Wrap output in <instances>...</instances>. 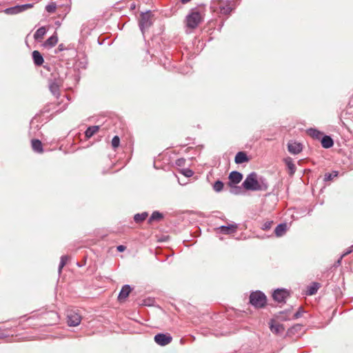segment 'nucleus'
<instances>
[{
  "label": "nucleus",
  "instance_id": "nucleus-1",
  "mask_svg": "<svg viewBox=\"0 0 353 353\" xmlns=\"http://www.w3.org/2000/svg\"><path fill=\"white\" fill-rule=\"evenodd\" d=\"M210 8L219 17L228 16L235 8L233 0H212Z\"/></svg>",
  "mask_w": 353,
  "mask_h": 353
},
{
  "label": "nucleus",
  "instance_id": "nucleus-2",
  "mask_svg": "<svg viewBox=\"0 0 353 353\" xmlns=\"http://www.w3.org/2000/svg\"><path fill=\"white\" fill-rule=\"evenodd\" d=\"M205 9L203 6L192 8L186 17V24L190 28L194 29L201 23L205 16Z\"/></svg>",
  "mask_w": 353,
  "mask_h": 353
},
{
  "label": "nucleus",
  "instance_id": "nucleus-3",
  "mask_svg": "<svg viewBox=\"0 0 353 353\" xmlns=\"http://www.w3.org/2000/svg\"><path fill=\"white\" fill-rule=\"evenodd\" d=\"M249 303L256 309L264 308L267 305V296L260 290L252 292L250 294Z\"/></svg>",
  "mask_w": 353,
  "mask_h": 353
},
{
  "label": "nucleus",
  "instance_id": "nucleus-4",
  "mask_svg": "<svg viewBox=\"0 0 353 353\" xmlns=\"http://www.w3.org/2000/svg\"><path fill=\"white\" fill-rule=\"evenodd\" d=\"M242 185L247 190L259 191L263 190L262 185L258 180L257 174L255 172L249 174L243 182Z\"/></svg>",
  "mask_w": 353,
  "mask_h": 353
},
{
  "label": "nucleus",
  "instance_id": "nucleus-5",
  "mask_svg": "<svg viewBox=\"0 0 353 353\" xmlns=\"http://www.w3.org/2000/svg\"><path fill=\"white\" fill-rule=\"evenodd\" d=\"M81 316L77 311L71 310L67 312V322L69 326H77L80 324Z\"/></svg>",
  "mask_w": 353,
  "mask_h": 353
},
{
  "label": "nucleus",
  "instance_id": "nucleus-6",
  "mask_svg": "<svg viewBox=\"0 0 353 353\" xmlns=\"http://www.w3.org/2000/svg\"><path fill=\"white\" fill-rule=\"evenodd\" d=\"M154 340L157 344L165 346L172 342V337L169 333H159L154 336Z\"/></svg>",
  "mask_w": 353,
  "mask_h": 353
},
{
  "label": "nucleus",
  "instance_id": "nucleus-7",
  "mask_svg": "<svg viewBox=\"0 0 353 353\" xmlns=\"http://www.w3.org/2000/svg\"><path fill=\"white\" fill-rule=\"evenodd\" d=\"M272 298L279 304H284L287 298V290L278 288L272 293Z\"/></svg>",
  "mask_w": 353,
  "mask_h": 353
},
{
  "label": "nucleus",
  "instance_id": "nucleus-8",
  "mask_svg": "<svg viewBox=\"0 0 353 353\" xmlns=\"http://www.w3.org/2000/svg\"><path fill=\"white\" fill-rule=\"evenodd\" d=\"M152 24L151 14L150 12L143 13L139 21V28L143 34L145 30L148 29Z\"/></svg>",
  "mask_w": 353,
  "mask_h": 353
},
{
  "label": "nucleus",
  "instance_id": "nucleus-9",
  "mask_svg": "<svg viewBox=\"0 0 353 353\" xmlns=\"http://www.w3.org/2000/svg\"><path fill=\"white\" fill-rule=\"evenodd\" d=\"M303 145L296 141H288V152L292 154H297L302 152Z\"/></svg>",
  "mask_w": 353,
  "mask_h": 353
},
{
  "label": "nucleus",
  "instance_id": "nucleus-10",
  "mask_svg": "<svg viewBox=\"0 0 353 353\" xmlns=\"http://www.w3.org/2000/svg\"><path fill=\"white\" fill-rule=\"evenodd\" d=\"M238 226L236 224H230L228 225H221L216 228V232L223 234H232L236 232Z\"/></svg>",
  "mask_w": 353,
  "mask_h": 353
},
{
  "label": "nucleus",
  "instance_id": "nucleus-11",
  "mask_svg": "<svg viewBox=\"0 0 353 353\" xmlns=\"http://www.w3.org/2000/svg\"><path fill=\"white\" fill-rule=\"evenodd\" d=\"M228 185L232 187L234 185L238 184L243 179V174L237 171H232L229 174Z\"/></svg>",
  "mask_w": 353,
  "mask_h": 353
},
{
  "label": "nucleus",
  "instance_id": "nucleus-12",
  "mask_svg": "<svg viewBox=\"0 0 353 353\" xmlns=\"http://www.w3.org/2000/svg\"><path fill=\"white\" fill-rule=\"evenodd\" d=\"M270 328L272 333L278 335L283 334L285 330L284 325L275 320H271Z\"/></svg>",
  "mask_w": 353,
  "mask_h": 353
},
{
  "label": "nucleus",
  "instance_id": "nucleus-13",
  "mask_svg": "<svg viewBox=\"0 0 353 353\" xmlns=\"http://www.w3.org/2000/svg\"><path fill=\"white\" fill-rule=\"evenodd\" d=\"M321 285L317 282H312L310 285H308L306 288V290L305 292V294L307 296H312L318 292L319 289L321 288Z\"/></svg>",
  "mask_w": 353,
  "mask_h": 353
},
{
  "label": "nucleus",
  "instance_id": "nucleus-14",
  "mask_svg": "<svg viewBox=\"0 0 353 353\" xmlns=\"http://www.w3.org/2000/svg\"><path fill=\"white\" fill-rule=\"evenodd\" d=\"M58 42L57 33L55 32L50 37H49L43 44L45 48L50 49L55 46Z\"/></svg>",
  "mask_w": 353,
  "mask_h": 353
},
{
  "label": "nucleus",
  "instance_id": "nucleus-15",
  "mask_svg": "<svg viewBox=\"0 0 353 353\" xmlns=\"http://www.w3.org/2000/svg\"><path fill=\"white\" fill-rule=\"evenodd\" d=\"M132 291V288L130 287V285H124L119 294V296H118V299L119 301H124L125 300L128 296H129L130 292Z\"/></svg>",
  "mask_w": 353,
  "mask_h": 353
},
{
  "label": "nucleus",
  "instance_id": "nucleus-16",
  "mask_svg": "<svg viewBox=\"0 0 353 353\" xmlns=\"http://www.w3.org/2000/svg\"><path fill=\"white\" fill-rule=\"evenodd\" d=\"M321 143L322 147L325 149L330 148L334 145L333 139L330 136L328 135H323L322 138L321 139Z\"/></svg>",
  "mask_w": 353,
  "mask_h": 353
},
{
  "label": "nucleus",
  "instance_id": "nucleus-17",
  "mask_svg": "<svg viewBox=\"0 0 353 353\" xmlns=\"http://www.w3.org/2000/svg\"><path fill=\"white\" fill-rule=\"evenodd\" d=\"M287 230V224L285 223H281L276 226L274 230V234L276 236H283Z\"/></svg>",
  "mask_w": 353,
  "mask_h": 353
},
{
  "label": "nucleus",
  "instance_id": "nucleus-18",
  "mask_svg": "<svg viewBox=\"0 0 353 353\" xmlns=\"http://www.w3.org/2000/svg\"><path fill=\"white\" fill-rule=\"evenodd\" d=\"M47 32V28L45 26L39 28L34 34V39L37 41H41Z\"/></svg>",
  "mask_w": 353,
  "mask_h": 353
},
{
  "label": "nucleus",
  "instance_id": "nucleus-19",
  "mask_svg": "<svg viewBox=\"0 0 353 353\" xmlns=\"http://www.w3.org/2000/svg\"><path fill=\"white\" fill-rule=\"evenodd\" d=\"M248 161L249 159L247 154L243 152H239L235 156L234 161L237 164L248 162Z\"/></svg>",
  "mask_w": 353,
  "mask_h": 353
},
{
  "label": "nucleus",
  "instance_id": "nucleus-20",
  "mask_svg": "<svg viewBox=\"0 0 353 353\" xmlns=\"http://www.w3.org/2000/svg\"><path fill=\"white\" fill-rule=\"evenodd\" d=\"M32 59L34 64L38 66L41 65L44 61L41 54L37 50L33 51Z\"/></svg>",
  "mask_w": 353,
  "mask_h": 353
},
{
  "label": "nucleus",
  "instance_id": "nucleus-21",
  "mask_svg": "<svg viewBox=\"0 0 353 353\" xmlns=\"http://www.w3.org/2000/svg\"><path fill=\"white\" fill-rule=\"evenodd\" d=\"M307 133L311 137L320 140L323 137V132L315 128H310L307 130Z\"/></svg>",
  "mask_w": 353,
  "mask_h": 353
},
{
  "label": "nucleus",
  "instance_id": "nucleus-22",
  "mask_svg": "<svg viewBox=\"0 0 353 353\" xmlns=\"http://www.w3.org/2000/svg\"><path fill=\"white\" fill-rule=\"evenodd\" d=\"M304 312V310L301 306L299 307L298 310L293 314H292V312L288 309V320L290 319V318L294 320L298 319L303 316Z\"/></svg>",
  "mask_w": 353,
  "mask_h": 353
},
{
  "label": "nucleus",
  "instance_id": "nucleus-23",
  "mask_svg": "<svg viewBox=\"0 0 353 353\" xmlns=\"http://www.w3.org/2000/svg\"><path fill=\"white\" fill-rule=\"evenodd\" d=\"M32 148L34 152L41 153L43 152L42 143L38 139L32 140Z\"/></svg>",
  "mask_w": 353,
  "mask_h": 353
},
{
  "label": "nucleus",
  "instance_id": "nucleus-24",
  "mask_svg": "<svg viewBox=\"0 0 353 353\" xmlns=\"http://www.w3.org/2000/svg\"><path fill=\"white\" fill-rule=\"evenodd\" d=\"M99 130V125H92L88 128L86 131L85 132V135L86 138L89 139L92 137L95 133H97Z\"/></svg>",
  "mask_w": 353,
  "mask_h": 353
},
{
  "label": "nucleus",
  "instance_id": "nucleus-25",
  "mask_svg": "<svg viewBox=\"0 0 353 353\" xmlns=\"http://www.w3.org/2000/svg\"><path fill=\"white\" fill-rule=\"evenodd\" d=\"M4 12L7 14L12 15L21 12L20 6L17 5L13 7L8 8L4 10Z\"/></svg>",
  "mask_w": 353,
  "mask_h": 353
},
{
  "label": "nucleus",
  "instance_id": "nucleus-26",
  "mask_svg": "<svg viewBox=\"0 0 353 353\" xmlns=\"http://www.w3.org/2000/svg\"><path fill=\"white\" fill-rule=\"evenodd\" d=\"M339 175V172L338 171H332V172H326L325 174H324V178H323V181L325 182H327V181H332L334 179L336 178Z\"/></svg>",
  "mask_w": 353,
  "mask_h": 353
},
{
  "label": "nucleus",
  "instance_id": "nucleus-27",
  "mask_svg": "<svg viewBox=\"0 0 353 353\" xmlns=\"http://www.w3.org/2000/svg\"><path fill=\"white\" fill-rule=\"evenodd\" d=\"M148 214L147 212H142L141 214H137L134 216V220L136 223H141L148 217Z\"/></svg>",
  "mask_w": 353,
  "mask_h": 353
},
{
  "label": "nucleus",
  "instance_id": "nucleus-28",
  "mask_svg": "<svg viewBox=\"0 0 353 353\" xmlns=\"http://www.w3.org/2000/svg\"><path fill=\"white\" fill-rule=\"evenodd\" d=\"M163 218V215L158 211H154L149 219V223L154 221H160Z\"/></svg>",
  "mask_w": 353,
  "mask_h": 353
},
{
  "label": "nucleus",
  "instance_id": "nucleus-29",
  "mask_svg": "<svg viewBox=\"0 0 353 353\" xmlns=\"http://www.w3.org/2000/svg\"><path fill=\"white\" fill-rule=\"evenodd\" d=\"M50 90L51 92L54 95H59V85L56 83H52L50 85Z\"/></svg>",
  "mask_w": 353,
  "mask_h": 353
},
{
  "label": "nucleus",
  "instance_id": "nucleus-30",
  "mask_svg": "<svg viewBox=\"0 0 353 353\" xmlns=\"http://www.w3.org/2000/svg\"><path fill=\"white\" fill-rule=\"evenodd\" d=\"M223 183L221 181H216L213 185V189L216 192H220L223 188Z\"/></svg>",
  "mask_w": 353,
  "mask_h": 353
},
{
  "label": "nucleus",
  "instance_id": "nucleus-31",
  "mask_svg": "<svg viewBox=\"0 0 353 353\" xmlns=\"http://www.w3.org/2000/svg\"><path fill=\"white\" fill-rule=\"evenodd\" d=\"M57 9V4L54 2H51L46 6V10L49 13L55 12Z\"/></svg>",
  "mask_w": 353,
  "mask_h": 353
},
{
  "label": "nucleus",
  "instance_id": "nucleus-32",
  "mask_svg": "<svg viewBox=\"0 0 353 353\" xmlns=\"http://www.w3.org/2000/svg\"><path fill=\"white\" fill-rule=\"evenodd\" d=\"M353 251V245L350 247L341 256V257L336 261L334 265H340L341 263L342 259L346 255L350 254Z\"/></svg>",
  "mask_w": 353,
  "mask_h": 353
},
{
  "label": "nucleus",
  "instance_id": "nucleus-33",
  "mask_svg": "<svg viewBox=\"0 0 353 353\" xmlns=\"http://www.w3.org/2000/svg\"><path fill=\"white\" fill-rule=\"evenodd\" d=\"M295 165L292 162V160L288 158V174H293L295 172Z\"/></svg>",
  "mask_w": 353,
  "mask_h": 353
},
{
  "label": "nucleus",
  "instance_id": "nucleus-34",
  "mask_svg": "<svg viewBox=\"0 0 353 353\" xmlns=\"http://www.w3.org/2000/svg\"><path fill=\"white\" fill-rule=\"evenodd\" d=\"M272 224H273L272 221H267L264 222V223L262 225L261 228L263 230H268L272 228Z\"/></svg>",
  "mask_w": 353,
  "mask_h": 353
},
{
  "label": "nucleus",
  "instance_id": "nucleus-35",
  "mask_svg": "<svg viewBox=\"0 0 353 353\" xmlns=\"http://www.w3.org/2000/svg\"><path fill=\"white\" fill-rule=\"evenodd\" d=\"M120 139L118 136H114L113 139H112V146L114 148H117L119 145Z\"/></svg>",
  "mask_w": 353,
  "mask_h": 353
},
{
  "label": "nucleus",
  "instance_id": "nucleus-36",
  "mask_svg": "<svg viewBox=\"0 0 353 353\" xmlns=\"http://www.w3.org/2000/svg\"><path fill=\"white\" fill-rule=\"evenodd\" d=\"M19 6H20L21 11L22 12L28 9L33 8L34 4L33 3H27V4L19 5Z\"/></svg>",
  "mask_w": 353,
  "mask_h": 353
},
{
  "label": "nucleus",
  "instance_id": "nucleus-37",
  "mask_svg": "<svg viewBox=\"0 0 353 353\" xmlns=\"http://www.w3.org/2000/svg\"><path fill=\"white\" fill-rule=\"evenodd\" d=\"M69 258L68 256H62L59 265H66L68 263Z\"/></svg>",
  "mask_w": 353,
  "mask_h": 353
},
{
  "label": "nucleus",
  "instance_id": "nucleus-38",
  "mask_svg": "<svg viewBox=\"0 0 353 353\" xmlns=\"http://www.w3.org/2000/svg\"><path fill=\"white\" fill-rule=\"evenodd\" d=\"M183 173L188 177L192 176L193 175V172L190 169L185 170Z\"/></svg>",
  "mask_w": 353,
  "mask_h": 353
},
{
  "label": "nucleus",
  "instance_id": "nucleus-39",
  "mask_svg": "<svg viewBox=\"0 0 353 353\" xmlns=\"http://www.w3.org/2000/svg\"><path fill=\"white\" fill-rule=\"evenodd\" d=\"M241 191V190L239 187H234V188L232 189L231 192L237 194H239Z\"/></svg>",
  "mask_w": 353,
  "mask_h": 353
},
{
  "label": "nucleus",
  "instance_id": "nucleus-40",
  "mask_svg": "<svg viewBox=\"0 0 353 353\" xmlns=\"http://www.w3.org/2000/svg\"><path fill=\"white\" fill-rule=\"evenodd\" d=\"M126 250V246L120 245L117 247V250L118 252H122Z\"/></svg>",
  "mask_w": 353,
  "mask_h": 353
},
{
  "label": "nucleus",
  "instance_id": "nucleus-41",
  "mask_svg": "<svg viewBox=\"0 0 353 353\" xmlns=\"http://www.w3.org/2000/svg\"><path fill=\"white\" fill-rule=\"evenodd\" d=\"M185 161V159H179L176 161V163L178 165H181Z\"/></svg>",
  "mask_w": 353,
  "mask_h": 353
},
{
  "label": "nucleus",
  "instance_id": "nucleus-42",
  "mask_svg": "<svg viewBox=\"0 0 353 353\" xmlns=\"http://www.w3.org/2000/svg\"><path fill=\"white\" fill-rule=\"evenodd\" d=\"M296 327L300 328V325H296V327H292V328H291V329H288V336H290V334L291 333H292V332H293V330H294V329H295V328H296Z\"/></svg>",
  "mask_w": 353,
  "mask_h": 353
},
{
  "label": "nucleus",
  "instance_id": "nucleus-43",
  "mask_svg": "<svg viewBox=\"0 0 353 353\" xmlns=\"http://www.w3.org/2000/svg\"><path fill=\"white\" fill-rule=\"evenodd\" d=\"M58 49L59 50H63V44H60L58 47Z\"/></svg>",
  "mask_w": 353,
  "mask_h": 353
},
{
  "label": "nucleus",
  "instance_id": "nucleus-44",
  "mask_svg": "<svg viewBox=\"0 0 353 353\" xmlns=\"http://www.w3.org/2000/svg\"><path fill=\"white\" fill-rule=\"evenodd\" d=\"M63 267H64V266H59L58 272H59V274L61 273V270H62V268H63Z\"/></svg>",
  "mask_w": 353,
  "mask_h": 353
},
{
  "label": "nucleus",
  "instance_id": "nucleus-45",
  "mask_svg": "<svg viewBox=\"0 0 353 353\" xmlns=\"http://www.w3.org/2000/svg\"><path fill=\"white\" fill-rule=\"evenodd\" d=\"M181 2L183 3H185L188 2V1H190V0H181Z\"/></svg>",
  "mask_w": 353,
  "mask_h": 353
},
{
  "label": "nucleus",
  "instance_id": "nucleus-46",
  "mask_svg": "<svg viewBox=\"0 0 353 353\" xmlns=\"http://www.w3.org/2000/svg\"><path fill=\"white\" fill-rule=\"evenodd\" d=\"M291 216L293 219H296L297 217H295L294 215L293 214H291Z\"/></svg>",
  "mask_w": 353,
  "mask_h": 353
},
{
  "label": "nucleus",
  "instance_id": "nucleus-47",
  "mask_svg": "<svg viewBox=\"0 0 353 353\" xmlns=\"http://www.w3.org/2000/svg\"><path fill=\"white\" fill-rule=\"evenodd\" d=\"M183 339H181V343H183Z\"/></svg>",
  "mask_w": 353,
  "mask_h": 353
},
{
  "label": "nucleus",
  "instance_id": "nucleus-48",
  "mask_svg": "<svg viewBox=\"0 0 353 353\" xmlns=\"http://www.w3.org/2000/svg\"><path fill=\"white\" fill-rule=\"evenodd\" d=\"M283 161L287 163V159H284Z\"/></svg>",
  "mask_w": 353,
  "mask_h": 353
},
{
  "label": "nucleus",
  "instance_id": "nucleus-49",
  "mask_svg": "<svg viewBox=\"0 0 353 353\" xmlns=\"http://www.w3.org/2000/svg\"><path fill=\"white\" fill-rule=\"evenodd\" d=\"M290 210H291L290 209H288V214L290 213Z\"/></svg>",
  "mask_w": 353,
  "mask_h": 353
}]
</instances>
